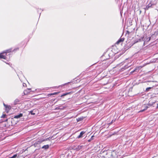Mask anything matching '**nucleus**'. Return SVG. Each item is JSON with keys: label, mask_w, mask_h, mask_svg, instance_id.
Here are the masks:
<instances>
[{"label": "nucleus", "mask_w": 158, "mask_h": 158, "mask_svg": "<svg viewBox=\"0 0 158 158\" xmlns=\"http://www.w3.org/2000/svg\"><path fill=\"white\" fill-rule=\"evenodd\" d=\"M19 50V48H16L15 49L13 50V51H15V50Z\"/></svg>", "instance_id": "25"}, {"label": "nucleus", "mask_w": 158, "mask_h": 158, "mask_svg": "<svg viewBox=\"0 0 158 158\" xmlns=\"http://www.w3.org/2000/svg\"><path fill=\"white\" fill-rule=\"evenodd\" d=\"M3 105L4 106L6 107V106H7V105H5L4 103H3Z\"/></svg>", "instance_id": "27"}, {"label": "nucleus", "mask_w": 158, "mask_h": 158, "mask_svg": "<svg viewBox=\"0 0 158 158\" xmlns=\"http://www.w3.org/2000/svg\"><path fill=\"white\" fill-rule=\"evenodd\" d=\"M31 91L30 88L27 89L24 91V95H27L29 94V93Z\"/></svg>", "instance_id": "4"}, {"label": "nucleus", "mask_w": 158, "mask_h": 158, "mask_svg": "<svg viewBox=\"0 0 158 158\" xmlns=\"http://www.w3.org/2000/svg\"><path fill=\"white\" fill-rule=\"evenodd\" d=\"M155 102L156 101L155 100H153L152 98L149 101L148 105L150 106H152L155 103Z\"/></svg>", "instance_id": "6"}, {"label": "nucleus", "mask_w": 158, "mask_h": 158, "mask_svg": "<svg viewBox=\"0 0 158 158\" xmlns=\"http://www.w3.org/2000/svg\"><path fill=\"white\" fill-rule=\"evenodd\" d=\"M146 64H144L143 66H138L136 67L135 69L133 71H132L131 73H132L134 72H138Z\"/></svg>", "instance_id": "3"}, {"label": "nucleus", "mask_w": 158, "mask_h": 158, "mask_svg": "<svg viewBox=\"0 0 158 158\" xmlns=\"http://www.w3.org/2000/svg\"><path fill=\"white\" fill-rule=\"evenodd\" d=\"M137 42H138V41H136V42H135L134 43V44H135V43H137Z\"/></svg>", "instance_id": "31"}, {"label": "nucleus", "mask_w": 158, "mask_h": 158, "mask_svg": "<svg viewBox=\"0 0 158 158\" xmlns=\"http://www.w3.org/2000/svg\"><path fill=\"white\" fill-rule=\"evenodd\" d=\"M91 140H91V139H89L88 140V142H90V141H91Z\"/></svg>", "instance_id": "28"}, {"label": "nucleus", "mask_w": 158, "mask_h": 158, "mask_svg": "<svg viewBox=\"0 0 158 158\" xmlns=\"http://www.w3.org/2000/svg\"><path fill=\"white\" fill-rule=\"evenodd\" d=\"M59 93V92H54V93H53L49 94H48V96L53 95H54L57 94H58Z\"/></svg>", "instance_id": "15"}, {"label": "nucleus", "mask_w": 158, "mask_h": 158, "mask_svg": "<svg viewBox=\"0 0 158 158\" xmlns=\"http://www.w3.org/2000/svg\"><path fill=\"white\" fill-rule=\"evenodd\" d=\"M30 114H31V115H34L35 114V113H34L33 112V111L32 110V111H31L30 112Z\"/></svg>", "instance_id": "21"}, {"label": "nucleus", "mask_w": 158, "mask_h": 158, "mask_svg": "<svg viewBox=\"0 0 158 158\" xmlns=\"http://www.w3.org/2000/svg\"><path fill=\"white\" fill-rule=\"evenodd\" d=\"M110 64L108 61H106L105 63H102V65H100V67L102 69V70H104L106 69L109 65Z\"/></svg>", "instance_id": "1"}, {"label": "nucleus", "mask_w": 158, "mask_h": 158, "mask_svg": "<svg viewBox=\"0 0 158 158\" xmlns=\"http://www.w3.org/2000/svg\"><path fill=\"white\" fill-rule=\"evenodd\" d=\"M23 114L22 113L20 114L19 115H16L14 117V118H18L23 116Z\"/></svg>", "instance_id": "11"}, {"label": "nucleus", "mask_w": 158, "mask_h": 158, "mask_svg": "<svg viewBox=\"0 0 158 158\" xmlns=\"http://www.w3.org/2000/svg\"><path fill=\"white\" fill-rule=\"evenodd\" d=\"M49 148V146L48 145H45L42 147V148L44 149H48Z\"/></svg>", "instance_id": "13"}, {"label": "nucleus", "mask_w": 158, "mask_h": 158, "mask_svg": "<svg viewBox=\"0 0 158 158\" xmlns=\"http://www.w3.org/2000/svg\"><path fill=\"white\" fill-rule=\"evenodd\" d=\"M85 133V131H84L81 132L79 135L77 137V138L79 139L82 138V137L83 135Z\"/></svg>", "instance_id": "8"}, {"label": "nucleus", "mask_w": 158, "mask_h": 158, "mask_svg": "<svg viewBox=\"0 0 158 158\" xmlns=\"http://www.w3.org/2000/svg\"><path fill=\"white\" fill-rule=\"evenodd\" d=\"M94 136H92L91 138L90 139H91V140H92L93 139V137H94Z\"/></svg>", "instance_id": "26"}, {"label": "nucleus", "mask_w": 158, "mask_h": 158, "mask_svg": "<svg viewBox=\"0 0 158 158\" xmlns=\"http://www.w3.org/2000/svg\"><path fill=\"white\" fill-rule=\"evenodd\" d=\"M156 158V157H154V158Z\"/></svg>", "instance_id": "32"}, {"label": "nucleus", "mask_w": 158, "mask_h": 158, "mask_svg": "<svg viewBox=\"0 0 158 158\" xmlns=\"http://www.w3.org/2000/svg\"><path fill=\"white\" fill-rule=\"evenodd\" d=\"M152 5L150 4V3L147 6L146 9L147 10H148V9L152 6Z\"/></svg>", "instance_id": "16"}, {"label": "nucleus", "mask_w": 158, "mask_h": 158, "mask_svg": "<svg viewBox=\"0 0 158 158\" xmlns=\"http://www.w3.org/2000/svg\"><path fill=\"white\" fill-rule=\"evenodd\" d=\"M6 116V114H3L1 116V118H5Z\"/></svg>", "instance_id": "22"}, {"label": "nucleus", "mask_w": 158, "mask_h": 158, "mask_svg": "<svg viewBox=\"0 0 158 158\" xmlns=\"http://www.w3.org/2000/svg\"><path fill=\"white\" fill-rule=\"evenodd\" d=\"M115 120H112L111 122L109 123V124H111L112 123L114 122L115 121Z\"/></svg>", "instance_id": "23"}, {"label": "nucleus", "mask_w": 158, "mask_h": 158, "mask_svg": "<svg viewBox=\"0 0 158 158\" xmlns=\"http://www.w3.org/2000/svg\"><path fill=\"white\" fill-rule=\"evenodd\" d=\"M52 138H50V137H49V138H48L46 139H42L43 140V141L44 142V141H46V140H49L50 139H51Z\"/></svg>", "instance_id": "18"}, {"label": "nucleus", "mask_w": 158, "mask_h": 158, "mask_svg": "<svg viewBox=\"0 0 158 158\" xmlns=\"http://www.w3.org/2000/svg\"><path fill=\"white\" fill-rule=\"evenodd\" d=\"M0 59L6 60L7 59L6 54L4 52L0 53Z\"/></svg>", "instance_id": "2"}, {"label": "nucleus", "mask_w": 158, "mask_h": 158, "mask_svg": "<svg viewBox=\"0 0 158 158\" xmlns=\"http://www.w3.org/2000/svg\"><path fill=\"white\" fill-rule=\"evenodd\" d=\"M12 51L11 49H9L3 51L4 53H5L7 54V53L10 52Z\"/></svg>", "instance_id": "12"}, {"label": "nucleus", "mask_w": 158, "mask_h": 158, "mask_svg": "<svg viewBox=\"0 0 158 158\" xmlns=\"http://www.w3.org/2000/svg\"><path fill=\"white\" fill-rule=\"evenodd\" d=\"M156 108L158 109V104H157V106Z\"/></svg>", "instance_id": "30"}, {"label": "nucleus", "mask_w": 158, "mask_h": 158, "mask_svg": "<svg viewBox=\"0 0 158 158\" xmlns=\"http://www.w3.org/2000/svg\"><path fill=\"white\" fill-rule=\"evenodd\" d=\"M72 93V92H68V93H65L64 94H63L61 95L60 96L61 97H63L64 96H66V95H67L68 94H71Z\"/></svg>", "instance_id": "14"}, {"label": "nucleus", "mask_w": 158, "mask_h": 158, "mask_svg": "<svg viewBox=\"0 0 158 158\" xmlns=\"http://www.w3.org/2000/svg\"><path fill=\"white\" fill-rule=\"evenodd\" d=\"M150 37H148L144 39V44H147V43L150 40Z\"/></svg>", "instance_id": "7"}, {"label": "nucleus", "mask_w": 158, "mask_h": 158, "mask_svg": "<svg viewBox=\"0 0 158 158\" xmlns=\"http://www.w3.org/2000/svg\"><path fill=\"white\" fill-rule=\"evenodd\" d=\"M24 84L25 85H26V84H25V83H24V84H23V86H25V85H24Z\"/></svg>", "instance_id": "29"}, {"label": "nucleus", "mask_w": 158, "mask_h": 158, "mask_svg": "<svg viewBox=\"0 0 158 158\" xmlns=\"http://www.w3.org/2000/svg\"><path fill=\"white\" fill-rule=\"evenodd\" d=\"M43 142V141L42 139H41L40 140L36 142L35 143H34V145L35 146H36L37 144L41 143Z\"/></svg>", "instance_id": "9"}, {"label": "nucleus", "mask_w": 158, "mask_h": 158, "mask_svg": "<svg viewBox=\"0 0 158 158\" xmlns=\"http://www.w3.org/2000/svg\"><path fill=\"white\" fill-rule=\"evenodd\" d=\"M17 156V154H16L14 155L13 156L11 157H10L9 158H15Z\"/></svg>", "instance_id": "20"}, {"label": "nucleus", "mask_w": 158, "mask_h": 158, "mask_svg": "<svg viewBox=\"0 0 158 158\" xmlns=\"http://www.w3.org/2000/svg\"><path fill=\"white\" fill-rule=\"evenodd\" d=\"M61 109H62L60 108V107H56L55 109L56 110H57Z\"/></svg>", "instance_id": "24"}, {"label": "nucleus", "mask_w": 158, "mask_h": 158, "mask_svg": "<svg viewBox=\"0 0 158 158\" xmlns=\"http://www.w3.org/2000/svg\"><path fill=\"white\" fill-rule=\"evenodd\" d=\"M19 102V100L18 99H16L15 101H14V104L16 105L17 104H18Z\"/></svg>", "instance_id": "17"}, {"label": "nucleus", "mask_w": 158, "mask_h": 158, "mask_svg": "<svg viewBox=\"0 0 158 158\" xmlns=\"http://www.w3.org/2000/svg\"><path fill=\"white\" fill-rule=\"evenodd\" d=\"M5 108L6 112L8 113L9 112V110L11 109V107L7 105V106H6Z\"/></svg>", "instance_id": "10"}, {"label": "nucleus", "mask_w": 158, "mask_h": 158, "mask_svg": "<svg viewBox=\"0 0 158 158\" xmlns=\"http://www.w3.org/2000/svg\"><path fill=\"white\" fill-rule=\"evenodd\" d=\"M124 40V39L123 38H120L119 39L118 41L115 44L118 45L120 43H122Z\"/></svg>", "instance_id": "5"}, {"label": "nucleus", "mask_w": 158, "mask_h": 158, "mask_svg": "<svg viewBox=\"0 0 158 158\" xmlns=\"http://www.w3.org/2000/svg\"><path fill=\"white\" fill-rule=\"evenodd\" d=\"M152 87H148L146 89V90L145 91H146V92H148V91H149V90L150 89H151L152 88Z\"/></svg>", "instance_id": "19"}]
</instances>
